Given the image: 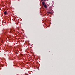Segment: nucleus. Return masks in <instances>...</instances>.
I'll return each instance as SVG.
<instances>
[{
  "mask_svg": "<svg viewBox=\"0 0 75 75\" xmlns=\"http://www.w3.org/2000/svg\"><path fill=\"white\" fill-rule=\"evenodd\" d=\"M10 31L11 33H15V30L13 29H10Z\"/></svg>",
  "mask_w": 75,
  "mask_h": 75,
  "instance_id": "obj_1",
  "label": "nucleus"
},
{
  "mask_svg": "<svg viewBox=\"0 0 75 75\" xmlns=\"http://www.w3.org/2000/svg\"><path fill=\"white\" fill-rule=\"evenodd\" d=\"M4 14H5V15H6V14H7V12L6 11H5L4 12Z\"/></svg>",
  "mask_w": 75,
  "mask_h": 75,
  "instance_id": "obj_2",
  "label": "nucleus"
},
{
  "mask_svg": "<svg viewBox=\"0 0 75 75\" xmlns=\"http://www.w3.org/2000/svg\"><path fill=\"white\" fill-rule=\"evenodd\" d=\"M44 7H45V8H47V5H43Z\"/></svg>",
  "mask_w": 75,
  "mask_h": 75,
  "instance_id": "obj_3",
  "label": "nucleus"
},
{
  "mask_svg": "<svg viewBox=\"0 0 75 75\" xmlns=\"http://www.w3.org/2000/svg\"><path fill=\"white\" fill-rule=\"evenodd\" d=\"M42 4L43 5V6L44 5H45V2H42Z\"/></svg>",
  "mask_w": 75,
  "mask_h": 75,
  "instance_id": "obj_4",
  "label": "nucleus"
},
{
  "mask_svg": "<svg viewBox=\"0 0 75 75\" xmlns=\"http://www.w3.org/2000/svg\"><path fill=\"white\" fill-rule=\"evenodd\" d=\"M48 13L49 14H52V13L51 12H48Z\"/></svg>",
  "mask_w": 75,
  "mask_h": 75,
  "instance_id": "obj_5",
  "label": "nucleus"
},
{
  "mask_svg": "<svg viewBox=\"0 0 75 75\" xmlns=\"http://www.w3.org/2000/svg\"><path fill=\"white\" fill-rule=\"evenodd\" d=\"M25 75H27V73H25Z\"/></svg>",
  "mask_w": 75,
  "mask_h": 75,
  "instance_id": "obj_6",
  "label": "nucleus"
},
{
  "mask_svg": "<svg viewBox=\"0 0 75 75\" xmlns=\"http://www.w3.org/2000/svg\"><path fill=\"white\" fill-rule=\"evenodd\" d=\"M41 1H42L43 0H41Z\"/></svg>",
  "mask_w": 75,
  "mask_h": 75,
  "instance_id": "obj_7",
  "label": "nucleus"
}]
</instances>
